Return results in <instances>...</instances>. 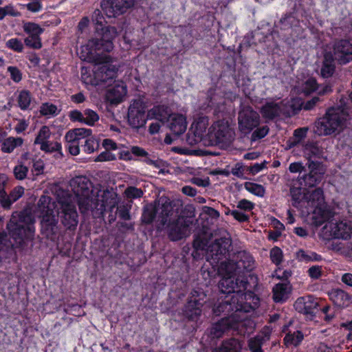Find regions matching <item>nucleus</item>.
<instances>
[{
	"mask_svg": "<svg viewBox=\"0 0 352 352\" xmlns=\"http://www.w3.org/2000/svg\"><path fill=\"white\" fill-rule=\"evenodd\" d=\"M194 258L205 254L206 260L212 265L217 264L219 261L226 258L232 245L230 234L223 228H217L212 232L207 227L203 226L193 241Z\"/></svg>",
	"mask_w": 352,
	"mask_h": 352,
	"instance_id": "1",
	"label": "nucleus"
},
{
	"mask_svg": "<svg viewBox=\"0 0 352 352\" xmlns=\"http://www.w3.org/2000/svg\"><path fill=\"white\" fill-rule=\"evenodd\" d=\"M34 217L28 210L12 213L7 228L14 249L25 254L32 250L33 244L29 245V243L34 240Z\"/></svg>",
	"mask_w": 352,
	"mask_h": 352,
	"instance_id": "2",
	"label": "nucleus"
},
{
	"mask_svg": "<svg viewBox=\"0 0 352 352\" xmlns=\"http://www.w3.org/2000/svg\"><path fill=\"white\" fill-rule=\"evenodd\" d=\"M92 21L95 23V36L87 41L86 50L110 52L113 50V41L118 36L116 28L104 26V18L99 10L92 14Z\"/></svg>",
	"mask_w": 352,
	"mask_h": 352,
	"instance_id": "3",
	"label": "nucleus"
},
{
	"mask_svg": "<svg viewBox=\"0 0 352 352\" xmlns=\"http://www.w3.org/2000/svg\"><path fill=\"white\" fill-rule=\"evenodd\" d=\"M302 204V206L308 207L312 210L311 219L316 226H321L333 216L334 213L327 205L323 190L320 188L307 191L304 195Z\"/></svg>",
	"mask_w": 352,
	"mask_h": 352,
	"instance_id": "4",
	"label": "nucleus"
},
{
	"mask_svg": "<svg viewBox=\"0 0 352 352\" xmlns=\"http://www.w3.org/2000/svg\"><path fill=\"white\" fill-rule=\"evenodd\" d=\"M346 110L340 107L329 108L316 123L315 132L318 135H329L342 130L349 119Z\"/></svg>",
	"mask_w": 352,
	"mask_h": 352,
	"instance_id": "5",
	"label": "nucleus"
},
{
	"mask_svg": "<svg viewBox=\"0 0 352 352\" xmlns=\"http://www.w3.org/2000/svg\"><path fill=\"white\" fill-rule=\"evenodd\" d=\"M198 224L195 218V208L192 206H186L184 215L164 226L168 237L173 241L182 240L194 232Z\"/></svg>",
	"mask_w": 352,
	"mask_h": 352,
	"instance_id": "6",
	"label": "nucleus"
},
{
	"mask_svg": "<svg viewBox=\"0 0 352 352\" xmlns=\"http://www.w3.org/2000/svg\"><path fill=\"white\" fill-rule=\"evenodd\" d=\"M158 206V215L156 220V227L158 230H164V226L184 215L185 208L179 200H171L166 196L156 199Z\"/></svg>",
	"mask_w": 352,
	"mask_h": 352,
	"instance_id": "7",
	"label": "nucleus"
},
{
	"mask_svg": "<svg viewBox=\"0 0 352 352\" xmlns=\"http://www.w3.org/2000/svg\"><path fill=\"white\" fill-rule=\"evenodd\" d=\"M88 58L90 61L98 65L97 70L95 72V77L98 81L104 83H111L116 77L118 67L111 63L112 58L107 54L97 53L94 54L93 52L96 50H87Z\"/></svg>",
	"mask_w": 352,
	"mask_h": 352,
	"instance_id": "8",
	"label": "nucleus"
},
{
	"mask_svg": "<svg viewBox=\"0 0 352 352\" xmlns=\"http://www.w3.org/2000/svg\"><path fill=\"white\" fill-rule=\"evenodd\" d=\"M57 201L60 204L58 214L61 223L67 229H76L78 223V215L72 197L67 192L61 191L60 195H58Z\"/></svg>",
	"mask_w": 352,
	"mask_h": 352,
	"instance_id": "9",
	"label": "nucleus"
},
{
	"mask_svg": "<svg viewBox=\"0 0 352 352\" xmlns=\"http://www.w3.org/2000/svg\"><path fill=\"white\" fill-rule=\"evenodd\" d=\"M234 131L226 122H219L208 129L207 146L227 148L234 139Z\"/></svg>",
	"mask_w": 352,
	"mask_h": 352,
	"instance_id": "10",
	"label": "nucleus"
},
{
	"mask_svg": "<svg viewBox=\"0 0 352 352\" xmlns=\"http://www.w3.org/2000/svg\"><path fill=\"white\" fill-rule=\"evenodd\" d=\"M322 233L326 239L330 238L346 240L352 236V222L348 220H331L323 227Z\"/></svg>",
	"mask_w": 352,
	"mask_h": 352,
	"instance_id": "11",
	"label": "nucleus"
},
{
	"mask_svg": "<svg viewBox=\"0 0 352 352\" xmlns=\"http://www.w3.org/2000/svg\"><path fill=\"white\" fill-rule=\"evenodd\" d=\"M205 298L206 294L204 292L193 289L184 307V316L190 320H197L201 314V307Z\"/></svg>",
	"mask_w": 352,
	"mask_h": 352,
	"instance_id": "12",
	"label": "nucleus"
},
{
	"mask_svg": "<svg viewBox=\"0 0 352 352\" xmlns=\"http://www.w3.org/2000/svg\"><path fill=\"white\" fill-rule=\"evenodd\" d=\"M146 107L140 99L134 100L128 111V122L133 128L139 129L146 124Z\"/></svg>",
	"mask_w": 352,
	"mask_h": 352,
	"instance_id": "13",
	"label": "nucleus"
},
{
	"mask_svg": "<svg viewBox=\"0 0 352 352\" xmlns=\"http://www.w3.org/2000/svg\"><path fill=\"white\" fill-rule=\"evenodd\" d=\"M238 120L241 131L248 133L259 124L260 117L252 107L245 106L239 113Z\"/></svg>",
	"mask_w": 352,
	"mask_h": 352,
	"instance_id": "14",
	"label": "nucleus"
},
{
	"mask_svg": "<svg viewBox=\"0 0 352 352\" xmlns=\"http://www.w3.org/2000/svg\"><path fill=\"white\" fill-rule=\"evenodd\" d=\"M318 306V302L312 296L299 297L294 303L295 310L304 314L309 320H312L316 316V310Z\"/></svg>",
	"mask_w": 352,
	"mask_h": 352,
	"instance_id": "15",
	"label": "nucleus"
},
{
	"mask_svg": "<svg viewBox=\"0 0 352 352\" xmlns=\"http://www.w3.org/2000/svg\"><path fill=\"white\" fill-rule=\"evenodd\" d=\"M248 281L244 278L233 276H223L219 281L218 287L223 294H230L246 289Z\"/></svg>",
	"mask_w": 352,
	"mask_h": 352,
	"instance_id": "16",
	"label": "nucleus"
},
{
	"mask_svg": "<svg viewBox=\"0 0 352 352\" xmlns=\"http://www.w3.org/2000/svg\"><path fill=\"white\" fill-rule=\"evenodd\" d=\"M333 56L340 64L352 60V43L349 40H340L333 45Z\"/></svg>",
	"mask_w": 352,
	"mask_h": 352,
	"instance_id": "17",
	"label": "nucleus"
},
{
	"mask_svg": "<svg viewBox=\"0 0 352 352\" xmlns=\"http://www.w3.org/2000/svg\"><path fill=\"white\" fill-rule=\"evenodd\" d=\"M41 234L48 239L54 241L58 233V218L52 212L43 215L41 220Z\"/></svg>",
	"mask_w": 352,
	"mask_h": 352,
	"instance_id": "18",
	"label": "nucleus"
},
{
	"mask_svg": "<svg viewBox=\"0 0 352 352\" xmlns=\"http://www.w3.org/2000/svg\"><path fill=\"white\" fill-rule=\"evenodd\" d=\"M309 173L303 177L305 184L312 187L320 183L325 173L324 166L318 162H310L308 164Z\"/></svg>",
	"mask_w": 352,
	"mask_h": 352,
	"instance_id": "19",
	"label": "nucleus"
},
{
	"mask_svg": "<svg viewBox=\"0 0 352 352\" xmlns=\"http://www.w3.org/2000/svg\"><path fill=\"white\" fill-rule=\"evenodd\" d=\"M101 197V200L96 199V203L94 204L96 205L95 208L98 212V215L104 213L107 206H109L110 210L112 211L118 204L117 194L113 190L108 189L103 190Z\"/></svg>",
	"mask_w": 352,
	"mask_h": 352,
	"instance_id": "20",
	"label": "nucleus"
},
{
	"mask_svg": "<svg viewBox=\"0 0 352 352\" xmlns=\"http://www.w3.org/2000/svg\"><path fill=\"white\" fill-rule=\"evenodd\" d=\"M135 3V0H109L104 11L109 17H116L126 12Z\"/></svg>",
	"mask_w": 352,
	"mask_h": 352,
	"instance_id": "21",
	"label": "nucleus"
},
{
	"mask_svg": "<svg viewBox=\"0 0 352 352\" xmlns=\"http://www.w3.org/2000/svg\"><path fill=\"white\" fill-rule=\"evenodd\" d=\"M236 327V324L231 318H223L216 323H214L208 330V336L212 338H219L230 329Z\"/></svg>",
	"mask_w": 352,
	"mask_h": 352,
	"instance_id": "22",
	"label": "nucleus"
},
{
	"mask_svg": "<svg viewBox=\"0 0 352 352\" xmlns=\"http://www.w3.org/2000/svg\"><path fill=\"white\" fill-rule=\"evenodd\" d=\"M284 109L285 105L282 102L270 101L261 107L260 112L263 118L272 120L279 117Z\"/></svg>",
	"mask_w": 352,
	"mask_h": 352,
	"instance_id": "23",
	"label": "nucleus"
},
{
	"mask_svg": "<svg viewBox=\"0 0 352 352\" xmlns=\"http://www.w3.org/2000/svg\"><path fill=\"white\" fill-rule=\"evenodd\" d=\"M69 185L76 197L87 196L91 192L89 190L91 183L86 177H76L70 180Z\"/></svg>",
	"mask_w": 352,
	"mask_h": 352,
	"instance_id": "24",
	"label": "nucleus"
},
{
	"mask_svg": "<svg viewBox=\"0 0 352 352\" xmlns=\"http://www.w3.org/2000/svg\"><path fill=\"white\" fill-rule=\"evenodd\" d=\"M233 258L238 267V272L243 273L251 271L254 267V260L250 254L245 251H239L234 254Z\"/></svg>",
	"mask_w": 352,
	"mask_h": 352,
	"instance_id": "25",
	"label": "nucleus"
},
{
	"mask_svg": "<svg viewBox=\"0 0 352 352\" xmlns=\"http://www.w3.org/2000/svg\"><path fill=\"white\" fill-rule=\"evenodd\" d=\"M126 94V87L123 84L116 85L107 91L106 99L111 104H117L122 101Z\"/></svg>",
	"mask_w": 352,
	"mask_h": 352,
	"instance_id": "26",
	"label": "nucleus"
},
{
	"mask_svg": "<svg viewBox=\"0 0 352 352\" xmlns=\"http://www.w3.org/2000/svg\"><path fill=\"white\" fill-rule=\"evenodd\" d=\"M187 127L186 118L183 115L175 114L170 116L169 128L175 136L184 133Z\"/></svg>",
	"mask_w": 352,
	"mask_h": 352,
	"instance_id": "27",
	"label": "nucleus"
},
{
	"mask_svg": "<svg viewBox=\"0 0 352 352\" xmlns=\"http://www.w3.org/2000/svg\"><path fill=\"white\" fill-rule=\"evenodd\" d=\"M208 125V120L205 118H201L193 123L190 129L195 134V137L198 140H201L206 146H207L206 142L209 141L208 140V133H206Z\"/></svg>",
	"mask_w": 352,
	"mask_h": 352,
	"instance_id": "28",
	"label": "nucleus"
},
{
	"mask_svg": "<svg viewBox=\"0 0 352 352\" xmlns=\"http://www.w3.org/2000/svg\"><path fill=\"white\" fill-rule=\"evenodd\" d=\"M330 299L338 307H347L351 302V296L342 289H336L329 293Z\"/></svg>",
	"mask_w": 352,
	"mask_h": 352,
	"instance_id": "29",
	"label": "nucleus"
},
{
	"mask_svg": "<svg viewBox=\"0 0 352 352\" xmlns=\"http://www.w3.org/2000/svg\"><path fill=\"white\" fill-rule=\"evenodd\" d=\"M158 206L156 204V199L151 204H146L143 208L142 221L146 224L151 223L155 219H157Z\"/></svg>",
	"mask_w": 352,
	"mask_h": 352,
	"instance_id": "30",
	"label": "nucleus"
},
{
	"mask_svg": "<svg viewBox=\"0 0 352 352\" xmlns=\"http://www.w3.org/2000/svg\"><path fill=\"white\" fill-rule=\"evenodd\" d=\"M218 272L223 276H233L234 274H241L238 272V267L234 258L221 263Z\"/></svg>",
	"mask_w": 352,
	"mask_h": 352,
	"instance_id": "31",
	"label": "nucleus"
},
{
	"mask_svg": "<svg viewBox=\"0 0 352 352\" xmlns=\"http://www.w3.org/2000/svg\"><path fill=\"white\" fill-rule=\"evenodd\" d=\"M77 201L79 206V209L82 213H85L87 211L91 210L95 212L96 215H98V212L95 208L96 200H94L90 197V194L87 196H80L77 197Z\"/></svg>",
	"mask_w": 352,
	"mask_h": 352,
	"instance_id": "32",
	"label": "nucleus"
},
{
	"mask_svg": "<svg viewBox=\"0 0 352 352\" xmlns=\"http://www.w3.org/2000/svg\"><path fill=\"white\" fill-rule=\"evenodd\" d=\"M241 349V344L240 342L235 338H231L225 341L222 346L214 352H239Z\"/></svg>",
	"mask_w": 352,
	"mask_h": 352,
	"instance_id": "33",
	"label": "nucleus"
},
{
	"mask_svg": "<svg viewBox=\"0 0 352 352\" xmlns=\"http://www.w3.org/2000/svg\"><path fill=\"white\" fill-rule=\"evenodd\" d=\"M234 303V301L231 303L229 300H223L214 307L213 313L217 316L220 315L221 313L229 314L230 312L233 311L234 309H237Z\"/></svg>",
	"mask_w": 352,
	"mask_h": 352,
	"instance_id": "34",
	"label": "nucleus"
},
{
	"mask_svg": "<svg viewBox=\"0 0 352 352\" xmlns=\"http://www.w3.org/2000/svg\"><path fill=\"white\" fill-rule=\"evenodd\" d=\"M52 199L49 196L42 195L37 204L39 210L43 214H48L52 212L54 214L53 207L54 204L51 203Z\"/></svg>",
	"mask_w": 352,
	"mask_h": 352,
	"instance_id": "35",
	"label": "nucleus"
},
{
	"mask_svg": "<svg viewBox=\"0 0 352 352\" xmlns=\"http://www.w3.org/2000/svg\"><path fill=\"white\" fill-rule=\"evenodd\" d=\"M23 144V140L21 138H8L2 144V151L5 153L12 152L17 146Z\"/></svg>",
	"mask_w": 352,
	"mask_h": 352,
	"instance_id": "36",
	"label": "nucleus"
},
{
	"mask_svg": "<svg viewBox=\"0 0 352 352\" xmlns=\"http://www.w3.org/2000/svg\"><path fill=\"white\" fill-rule=\"evenodd\" d=\"M17 100L21 109H27L29 108L32 100L31 94L27 90H22L19 92Z\"/></svg>",
	"mask_w": 352,
	"mask_h": 352,
	"instance_id": "37",
	"label": "nucleus"
},
{
	"mask_svg": "<svg viewBox=\"0 0 352 352\" xmlns=\"http://www.w3.org/2000/svg\"><path fill=\"white\" fill-rule=\"evenodd\" d=\"M302 108H303L302 99L299 98L292 99L289 105V109H287V117L296 115Z\"/></svg>",
	"mask_w": 352,
	"mask_h": 352,
	"instance_id": "38",
	"label": "nucleus"
},
{
	"mask_svg": "<svg viewBox=\"0 0 352 352\" xmlns=\"http://www.w3.org/2000/svg\"><path fill=\"white\" fill-rule=\"evenodd\" d=\"M265 341V337L257 336L251 338L248 342V346L252 352H263L261 346Z\"/></svg>",
	"mask_w": 352,
	"mask_h": 352,
	"instance_id": "39",
	"label": "nucleus"
},
{
	"mask_svg": "<svg viewBox=\"0 0 352 352\" xmlns=\"http://www.w3.org/2000/svg\"><path fill=\"white\" fill-rule=\"evenodd\" d=\"M23 30L29 34L28 36L40 37V34L43 32V29L34 23H25Z\"/></svg>",
	"mask_w": 352,
	"mask_h": 352,
	"instance_id": "40",
	"label": "nucleus"
},
{
	"mask_svg": "<svg viewBox=\"0 0 352 352\" xmlns=\"http://www.w3.org/2000/svg\"><path fill=\"white\" fill-rule=\"evenodd\" d=\"M81 146L85 152L91 153L98 148L99 142L96 139L90 136L89 138L84 140Z\"/></svg>",
	"mask_w": 352,
	"mask_h": 352,
	"instance_id": "41",
	"label": "nucleus"
},
{
	"mask_svg": "<svg viewBox=\"0 0 352 352\" xmlns=\"http://www.w3.org/2000/svg\"><path fill=\"white\" fill-rule=\"evenodd\" d=\"M304 336L300 331L287 330V344H290L294 346L298 345L303 340Z\"/></svg>",
	"mask_w": 352,
	"mask_h": 352,
	"instance_id": "42",
	"label": "nucleus"
},
{
	"mask_svg": "<svg viewBox=\"0 0 352 352\" xmlns=\"http://www.w3.org/2000/svg\"><path fill=\"white\" fill-rule=\"evenodd\" d=\"M306 192L302 191L300 188H295L291 189V195L294 201V206L296 207H302V200H304V195Z\"/></svg>",
	"mask_w": 352,
	"mask_h": 352,
	"instance_id": "43",
	"label": "nucleus"
},
{
	"mask_svg": "<svg viewBox=\"0 0 352 352\" xmlns=\"http://www.w3.org/2000/svg\"><path fill=\"white\" fill-rule=\"evenodd\" d=\"M332 60L327 59L325 56V60L323 63V65L321 68V75L324 78H329L332 76L335 70V66L333 63Z\"/></svg>",
	"mask_w": 352,
	"mask_h": 352,
	"instance_id": "44",
	"label": "nucleus"
},
{
	"mask_svg": "<svg viewBox=\"0 0 352 352\" xmlns=\"http://www.w3.org/2000/svg\"><path fill=\"white\" fill-rule=\"evenodd\" d=\"M50 130L48 126H43L35 138V144H41L47 142L50 136Z\"/></svg>",
	"mask_w": 352,
	"mask_h": 352,
	"instance_id": "45",
	"label": "nucleus"
},
{
	"mask_svg": "<svg viewBox=\"0 0 352 352\" xmlns=\"http://www.w3.org/2000/svg\"><path fill=\"white\" fill-rule=\"evenodd\" d=\"M245 188L248 191L258 197H263L265 195V188L261 185L251 182H246L245 184Z\"/></svg>",
	"mask_w": 352,
	"mask_h": 352,
	"instance_id": "46",
	"label": "nucleus"
},
{
	"mask_svg": "<svg viewBox=\"0 0 352 352\" xmlns=\"http://www.w3.org/2000/svg\"><path fill=\"white\" fill-rule=\"evenodd\" d=\"M98 120L99 116L96 111L91 109L84 111V123L89 126H93Z\"/></svg>",
	"mask_w": 352,
	"mask_h": 352,
	"instance_id": "47",
	"label": "nucleus"
},
{
	"mask_svg": "<svg viewBox=\"0 0 352 352\" xmlns=\"http://www.w3.org/2000/svg\"><path fill=\"white\" fill-rule=\"evenodd\" d=\"M152 111L155 118L160 121L166 120L169 116L167 108L164 106L156 107L152 109Z\"/></svg>",
	"mask_w": 352,
	"mask_h": 352,
	"instance_id": "48",
	"label": "nucleus"
},
{
	"mask_svg": "<svg viewBox=\"0 0 352 352\" xmlns=\"http://www.w3.org/2000/svg\"><path fill=\"white\" fill-rule=\"evenodd\" d=\"M317 82L314 78L307 79L302 85V91L305 94H309L317 89Z\"/></svg>",
	"mask_w": 352,
	"mask_h": 352,
	"instance_id": "49",
	"label": "nucleus"
},
{
	"mask_svg": "<svg viewBox=\"0 0 352 352\" xmlns=\"http://www.w3.org/2000/svg\"><path fill=\"white\" fill-rule=\"evenodd\" d=\"M124 193L128 198L137 199L143 196V190L141 188H138L135 186H129L126 188Z\"/></svg>",
	"mask_w": 352,
	"mask_h": 352,
	"instance_id": "50",
	"label": "nucleus"
},
{
	"mask_svg": "<svg viewBox=\"0 0 352 352\" xmlns=\"http://www.w3.org/2000/svg\"><path fill=\"white\" fill-rule=\"evenodd\" d=\"M6 47L16 52H21L23 50V44L18 38H11L6 42Z\"/></svg>",
	"mask_w": 352,
	"mask_h": 352,
	"instance_id": "51",
	"label": "nucleus"
},
{
	"mask_svg": "<svg viewBox=\"0 0 352 352\" xmlns=\"http://www.w3.org/2000/svg\"><path fill=\"white\" fill-rule=\"evenodd\" d=\"M24 43L27 47L32 49H40L42 47L40 37L28 36L25 38Z\"/></svg>",
	"mask_w": 352,
	"mask_h": 352,
	"instance_id": "52",
	"label": "nucleus"
},
{
	"mask_svg": "<svg viewBox=\"0 0 352 352\" xmlns=\"http://www.w3.org/2000/svg\"><path fill=\"white\" fill-rule=\"evenodd\" d=\"M61 148V146L58 142H52L47 140L41 144V149L47 153H52L53 151H59Z\"/></svg>",
	"mask_w": 352,
	"mask_h": 352,
	"instance_id": "53",
	"label": "nucleus"
},
{
	"mask_svg": "<svg viewBox=\"0 0 352 352\" xmlns=\"http://www.w3.org/2000/svg\"><path fill=\"white\" fill-rule=\"evenodd\" d=\"M306 155H307V158L309 160V163L310 162H314L311 160L312 157H320L321 155L320 149L314 145H310L306 147Z\"/></svg>",
	"mask_w": 352,
	"mask_h": 352,
	"instance_id": "54",
	"label": "nucleus"
},
{
	"mask_svg": "<svg viewBox=\"0 0 352 352\" xmlns=\"http://www.w3.org/2000/svg\"><path fill=\"white\" fill-rule=\"evenodd\" d=\"M74 131L80 144L84 142V139L89 138L91 135V130L89 129L77 128L74 129Z\"/></svg>",
	"mask_w": 352,
	"mask_h": 352,
	"instance_id": "55",
	"label": "nucleus"
},
{
	"mask_svg": "<svg viewBox=\"0 0 352 352\" xmlns=\"http://www.w3.org/2000/svg\"><path fill=\"white\" fill-rule=\"evenodd\" d=\"M56 106L49 103L43 104L40 109V112L43 116L56 115Z\"/></svg>",
	"mask_w": 352,
	"mask_h": 352,
	"instance_id": "56",
	"label": "nucleus"
},
{
	"mask_svg": "<svg viewBox=\"0 0 352 352\" xmlns=\"http://www.w3.org/2000/svg\"><path fill=\"white\" fill-rule=\"evenodd\" d=\"M283 252L278 248L274 247L270 251V257L273 263L278 265L283 259Z\"/></svg>",
	"mask_w": 352,
	"mask_h": 352,
	"instance_id": "57",
	"label": "nucleus"
},
{
	"mask_svg": "<svg viewBox=\"0 0 352 352\" xmlns=\"http://www.w3.org/2000/svg\"><path fill=\"white\" fill-rule=\"evenodd\" d=\"M308 129L306 127L299 128L294 131V141L291 143L290 146L294 145L296 143L301 141L307 134Z\"/></svg>",
	"mask_w": 352,
	"mask_h": 352,
	"instance_id": "58",
	"label": "nucleus"
},
{
	"mask_svg": "<svg viewBox=\"0 0 352 352\" xmlns=\"http://www.w3.org/2000/svg\"><path fill=\"white\" fill-rule=\"evenodd\" d=\"M322 100L319 96H314L303 104V109L306 111H311L314 109L320 102H321Z\"/></svg>",
	"mask_w": 352,
	"mask_h": 352,
	"instance_id": "59",
	"label": "nucleus"
},
{
	"mask_svg": "<svg viewBox=\"0 0 352 352\" xmlns=\"http://www.w3.org/2000/svg\"><path fill=\"white\" fill-rule=\"evenodd\" d=\"M285 290V284H276L273 288L274 299L276 302H279L282 299L283 294Z\"/></svg>",
	"mask_w": 352,
	"mask_h": 352,
	"instance_id": "60",
	"label": "nucleus"
},
{
	"mask_svg": "<svg viewBox=\"0 0 352 352\" xmlns=\"http://www.w3.org/2000/svg\"><path fill=\"white\" fill-rule=\"evenodd\" d=\"M28 171V169L26 166L23 165H19L15 166L14 169V174L17 179L21 180L26 177Z\"/></svg>",
	"mask_w": 352,
	"mask_h": 352,
	"instance_id": "61",
	"label": "nucleus"
},
{
	"mask_svg": "<svg viewBox=\"0 0 352 352\" xmlns=\"http://www.w3.org/2000/svg\"><path fill=\"white\" fill-rule=\"evenodd\" d=\"M8 71L10 74L11 78L15 82H19L22 79V74L21 71L16 67H9Z\"/></svg>",
	"mask_w": 352,
	"mask_h": 352,
	"instance_id": "62",
	"label": "nucleus"
},
{
	"mask_svg": "<svg viewBox=\"0 0 352 352\" xmlns=\"http://www.w3.org/2000/svg\"><path fill=\"white\" fill-rule=\"evenodd\" d=\"M24 193V188L21 186L14 188L10 193L12 203L17 201Z\"/></svg>",
	"mask_w": 352,
	"mask_h": 352,
	"instance_id": "63",
	"label": "nucleus"
},
{
	"mask_svg": "<svg viewBox=\"0 0 352 352\" xmlns=\"http://www.w3.org/2000/svg\"><path fill=\"white\" fill-rule=\"evenodd\" d=\"M117 211L122 219L129 220L131 219L129 208L127 206L122 205L117 207Z\"/></svg>",
	"mask_w": 352,
	"mask_h": 352,
	"instance_id": "64",
	"label": "nucleus"
}]
</instances>
